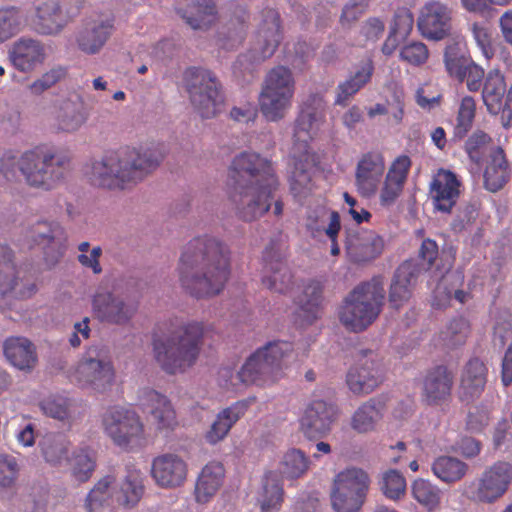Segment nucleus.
<instances>
[{
  "label": "nucleus",
  "mask_w": 512,
  "mask_h": 512,
  "mask_svg": "<svg viewBox=\"0 0 512 512\" xmlns=\"http://www.w3.org/2000/svg\"><path fill=\"white\" fill-rule=\"evenodd\" d=\"M29 237L38 245H53L44 251V260L48 267L56 266L66 250L67 234L56 221H37L29 227Z\"/></svg>",
  "instance_id": "f3484780"
},
{
  "label": "nucleus",
  "mask_w": 512,
  "mask_h": 512,
  "mask_svg": "<svg viewBox=\"0 0 512 512\" xmlns=\"http://www.w3.org/2000/svg\"><path fill=\"white\" fill-rule=\"evenodd\" d=\"M104 432L123 450L139 447L145 439V426L139 414L124 406L109 407L102 416Z\"/></svg>",
  "instance_id": "f8f14e48"
},
{
  "label": "nucleus",
  "mask_w": 512,
  "mask_h": 512,
  "mask_svg": "<svg viewBox=\"0 0 512 512\" xmlns=\"http://www.w3.org/2000/svg\"><path fill=\"white\" fill-rule=\"evenodd\" d=\"M385 294L381 276L358 284L344 299L339 311L341 323L354 332L365 330L381 313Z\"/></svg>",
  "instance_id": "423d86ee"
},
{
  "label": "nucleus",
  "mask_w": 512,
  "mask_h": 512,
  "mask_svg": "<svg viewBox=\"0 0 512 512\" xmlns=\"http://www.w3.org/2000/svg\"><path fill=\"white\" fill-rule=\"evenodd\" d=\"M330 501L334 512H360L366 499L331 487Z\"/></svg>",
  "instance_id": "052dcab7"
},
{
  "label": "nucleus",
  "mask_w": 512,
  "mask_h": 512,
  "mask_svg": "<svg viewBox=\"0 0 512 512\" xmlns=\"http://www.w3.org/2000/svg\"><path fill=\"white\" fill-rule=\"evenodd\" d=\"M291 351L292 346L288 342H268L245 360L236 378L245 385H271L281 378L284 359Z\"/></svg>",
  "instance_id": "6e6552de"
},
{
  "label": "nucleus",
  "mask_w": 512,
  "mask_h": 512,
  "mask_svg": "<svg viewBox=\"0 0 512 512\" xmlns=\"http://www.w3.org/2000/svg\"><path fill=\"white\" fill-rule=\"evenodd\" d=\"M370 484L371 480L366 471L351 467L336 474L332 488L366 499Z\"/></svg>",
  "instance_id": "4c0bfd02"
},
{
  "label": "nucleus",
  "mask_w": 512,
  "mask_h": 512,
  "mask_svg": "<svg viewBox=\"0 0 512 512\" xmlns=\"http://www.w3.org/2000/svg\"><path fill=\"white\" fill-rule=\"evenodd\" d=\"M487 369L479 359H472L465 367L461 380V388L467 398L478 396L486 384Z\"/></svg>",
  "instance_id": "de8ad7c7"
},
{
  "label": "nucleus",
  "mask_w": 512,
  "mask_h": 512,
  "mask_svg": "<svg viewBox=\"0 0 512 512\" xmlns=\"http://www.w3.org/2000/svg\"><path fill=\"white\" fill-rule=\"evenodd\" d=\"M203 334L200 322L180 323L166 337L154 339L155 360L168 374L184 373L199 357Z\"/></svg>",
  "instance_id": "20e7f679"
},
{
  "label": "nucleus",
  "mask_w": 512,
  "mask_h": 512,
  "mask_svg": "<svg viewBox=\"0 0 512 512\" xmlns=\"http://www.w3.org/2000/svg\"><path fill=\"white\" fill-rule=\"evenodd\" d=\"M338 415L339 408L334 402L314 399L304 407L299 416V430L307 439L321 438L331 431Z\"/></svg>",
  "instance_id": "dca6fc26"
},
{
  "label": "nucleus",
  "mask_w": 512,
  "mask_h": 512,
  "mask_svg": "<svg viewBox=\"0 0 512 512\" xmlns=\"http://www.w3.org/2000/svg\"><path fill=\"white\" fill-rule=\"evenodd\" d=\"M284 500V489L276 472L266 473L257 495L261 512H279Z\"/></svg>",
  "instance_id": "58836bf2"
},
{
  "label": "nucleus",
  "mask_w": 512,
  "mask_h": 512,
  "mask_svg": "<svg viewBox=\"0 0 512 512\" xmlns=\"http://www.w3.org/2000/svg\"><path fill=\"white\" fill-rule=\"evenodd\" d=\"M411 160L408 156L401 155L391 164L380 192V204L389 207L395 203L401 195L406 182Z\"/></svg>",
  "instance_id": "2f4dec72"
},
{
  "label": "nucleus",
  "mask_w": 512,
  "mask_h": 512,
  "mask_svg": "<svg viewBox=\"0 0 512 512\" xmlns=\"http://www.w3.org/2000/svg\"><path fill=\"white\" fill-rule=\"evenodd\" d=\"M414 17L410 10L406 8L398 9L394 16L391 34L397 35L401 39L406 38L413 29Z\"/></svg>",
  "instance_id": "774afa93"
},
{
  "label": "nucleus",
  "mask_w": 512,
  "mask_h": 512,
  "mask_svg": "<svg viewBox=\"0 0 512 512\" xmlns=\"http://www.w3.org/2000/svg\"><path fill=\"white\" fill-rule=\"evenodd\" d=\"M452 387V373L445 366H437L424 377L423 400L429 405H441L450 398Z\"/></svg>",
  "instance_id": "7c9ffc66"
},
{
  "label": "nucleus",
  "mask_w": 512,
  "mask_h": 512,
  "mask_svg": "<svg viewBox=\"0 0 512 512\" xmlns=\"http://www.w3.org/2000/svg\"><path fill=\"white\" fill-rule=\"evenodd\" d=\"M385 172V160L379 152H367L357 162L355 187L366 198L374 196Z\"/></svg>",
  "instance_id": "412c9836"
},
{
  "label": "nucleus",
  "mask_w": 512,
  "mask_h": 512,
  "mask_svg": "<svg viewBox=\"0 0 512 512\" xmlns=\"http://www.w3.org/2000/svg\"><path fill=\"white\" fill-rule=\"evenodd\" d=\"M254 402L255 398L252 397L243 399L219 412L205 435L206 441L210 444L222 441Z\"/></svg>",
  "instance_id": "473e14b6"
},
{
  "label": "nucleus",
  "mask_w": 512,
  "mask_h": 512,
  "mask_svg": "<svg viewBox=\"0 0 512 512\" xmlns=\"http://www.w3.org/2000/svg\"><path fill=\"white\" fill-rule=\"evenodd\" d=\"M373 71L374 66L370 59L357 64L349 77L338 85L335 104L346 106L349 99L370 81Z\"/></svg>",
  "instance_id": "c9c22d12"
},
{
  "label": "nucleus",
  "mask_w": 512,
  "mask_h": 512,
  "mask_svg": "<svg viewBox=\"0 0 512 512\" xmlns=\"http://www.w3.org/2000/svg\"><path fill=\"white\" fill-rule=\"evenodd\" d=\"M462 183L458 176L444 168L438 169L429 184V195L436 211L450 214L458 202Z\"/></svg>",
  "instance_id": "aec40b11"
},
{
  "label": "nucleus",
  "mask_w": 512,
  "mask_h": 512,
  "mask_svg": "<svg viewBox=\"0 0 512 512\" xmlns=\"http://www.w3.org/2000/svg\"><path fill=\"white\" fill-rule=\"evenodd\" d=\"M452 14L448 4L429 0L420 9L418 29L427 39L442 40L450 34Z\"/></svg>",
  "instance_id": "a211bd4d"
},
{
  "label": "nucleus",
  "mask_w": 512,
  "mask_h": 512,
  "mask_svg": "<svg viewBox=\"0 0 512 512\" xmlns=\"http://www.w3.org/2000/svg\"><path fill=\"white\" fill-rule=\"evenodd\" d=\"M505 93L506 83L503 74L498 69L491 70L482 90V99L490 114L496 115L502 110Z\"/></svg>",
  "instance_id": "79ce46f5"
},
{
  "label": "nucleus",
  "mask_w": 512,
  "mask_h": 512,
  "mask_svg": "<svg viewBox=\"0 0 512 512\" xmlns=\"http://www.w3.org/2000/svg\"><path fill=\"white\" fill-rule=\"evenodd\" d=\"M291 191L295 197H305L312 190L311 172L302 163H295L290 179Z\"/></svg>",
  "instance_id": "0e129e2a"
},
{
  "label": "nucleus",
  "mask_w": 512,
  "mask_h": 512,
  "mask_svg": "<svg viewBox=\"0 0 512 512\" xmlns=\"http://www.w3.org/2000/svg\"><path fill=\"white\" fill-rule=\"evenodd\" d=\"M424 267L415 260L404 261L396 269L389 288L390 305L399 309L412 295V288Z\"/></svg>",
  "instance_id": "a878e982"
},
{
  "label": "nucleus",
  "mask_w": 512,
  "mask_h": 512,
  "mask_svg": "<svg viewBox=\"0 0 512 512\" xmlns=\"http://www.w3.org/2000/svg\"><path fill=\"white\" fill-rule=\"evenodd\" d=\"M115 369L110 350L103 344L91 345L79 360L75 380L82 386L97 392H106L115 382Z\"/></svg>",
  "instance_id": "9b49d317"
},
{
  "label": "nucleus",
  "mask_w": 512,
  "mask_h": 512,
  "mask_svg": "<svg viewBox=\"0 0 512 512\" xmlns=\"http://www.w3.org/2000/svg\"><path fill=\"white\" fill-rule=\"evenodd\" d=\"M468 469V464L453 456H440L432 464L434 475L448 484L460 481Z\"/></svg>",
  "instance_id": "09e8293b"
},
{
  "label": "nucleus",
  "mask_w": 512,
  "mask_h": 512,
  "mask_svg": "<svg viewBox=\"0 0 512 512\" xmlns=\"http://www.w3.org/2000/svg\"><path fill=\"white\" fill-rule=\"evenodd\" d=\"M70 18L56 0H45L35 7L31 19L35 32L45 36H56L68 25Z\"/></svg>",
  "instance_id": "b1692460"
},
{
  "label": "nucleus",
  "mask_w": 512,
  "mask_h": 512,
  "mask_svg": "<svg viewBox=\"0 0 512 512\" xmlns=\"http://www.w3.org/2000/svg\"><path fill=\"white\" fill-rule=\"evenodd\" d=\"M145 476L135 467H128L116 481L113 475L99 479L85 499L86 512H106L112 503L126 509L134 508L145 493Z\"/></svg>",
  "instance_id": "39448f33"
},
{
  "label": "nucleus",
  "mask_w": 512,
  "mask_h": 512,
  "mask_svg": "<svg viewBox=\"0 0 512 512\" xmlns=\"http://www.w3.org/2000/svg\"><path fill=\"white\" fill-rule=\"evenodd\" d=\"M139 400L158 430H173L177 426L176 412L166 396L152 389H143Z\"/></svg>",
  "instance_id": "c85d7f7f"
},
{
  "label": "nucleus",
  "mask_w": 512,
  "mask_h": 512,
  "mask_svg": "<svg viewBox=\"0 0 512 512\" xmlns=\"http://www.w3.org/2000/svg\"><path fill=\"white\" fill-rule=\"evenodd\" d=\"M262 88L278 92L294 93L295 81L288 68L277 66L267 73Z\"/></svg>",
  "instance_id": "864d4df0"
},
{
  "label": "nucleus",
  "mask_w": 512,
  "mask_h": 512,
  "mask_svg": "<svg viewBox=\"0 0 512 512\" xmlns=\"http://www.w3.org/2000/svg\"><path fill=\"white\" fill-rule=\"evenodd\" d=\"M225 470L221 463L210 462L198 476L195 496L199 503H206L222 485Z\"/></svg>",
  "instance_id": "a19ab883"
},
{
  "label": "nucleus",
  "mask_w": 512,
  "mask_h": 512,
  "mask_svg": "<svg viewBox=\"0 0 512 512\" xmlns=\"http://www.w3.org/2000/svg\"><path fill=\"white\" fill-rule=\"evenodd\" d=\"M512 482V464L497 461L487 467L480 476L463 486V495L468 499L484 504L499 500Z\"/></svg>",
  "instance_id": "ddd939ff"
},
{
  "label": "nucleus",
  "mask_w": 512,
  "mask_h": 512,
  "mask_svg": "<svg viewBox=\"0 0 512 512\" xmlns=\"http://www.w3.org/2000/svg\"><path fill=\"white\" fill-rule=\"evenodd\" d=\"M188 475L185 460L174 453H165L155 457L151 465V476L155 483L165 489L181 487Z\"/></svg>",
  "instance_id": "4be33fe9"
},
{
  "label": "nucleus",
  "mask_w": 512,
  "mask_h": 512,
  "mask_svg": "<svg viewBox=\"0 0 512 512\" xmlns=\"http://www.w3.org/2000/svg\"><path fill=\"white\" fill-rule=\"evenodd\" d=\"M183 79L191 104L203 119L214 118L221 112L224 103L222 86L212 71L190 67L184 72Z\"/></svg>",
  "instance_id": "9d476101"
},
{
  "label": "nucleus",
  "mask_w": 512,
  "mask_h": 512,
  "mask_svg": "<svg viewBox=\"0 0 512 512\" xmlns=\"http://www.w3.org/2000/svg\"><path fill=\"white\" fill-rule=\"evenodd\" d=\"M278 180L269 160L257 153L235 156L228 170V200L235 215L253 222L271 208Z\"/></svg>",
  "instance_id": "f257e3e1"
},
{
  "label": "nucleus",
  "mask_w": 512,
  "mask_h": 512,
  "mask_svg": "<svg viewBox=\"0 0 512 512\" xmlns=\"http://www.w3.org/2000/svg\"><path fill=\"white\" fill-rule=\"evenodd\" d=\"M469 333V323L463 317L454 318L440 334L447 347H455L465 342Z\"/></svg>",
  "instance_id": "13d9d810"
},
{
  "label": "nucleus",
  "mask_w": 512,
  "mask_h": 512,
  "mask_svg": "<svg viewBox=\"0 0 512 512\" xmlns=\"http://www.w3.org/2000/svg\"><path fill=\"white\" fill-rule=\"evenodd\" d=\"M163 158L157 148L123 147L91 159L85 165L84 173L94 186L124 190L156 170Z\"/></svg>",
  "instance_id": "7ed1b4c3"
},
{
  "label": "nucleus",
  "mask_w": 512,
  "mask_h": 512,
  "mask_svg": "<svg viewBox=\"0 0 512 512\" xmlns=\"http://www.w3.org/2000/svg\"><path fill=\"white\" fill-rule=\"evenodd\" d=\"M9 57L16 69L30 72L44 63L46 58L44 44L30 37H22L14 42Z\"/></svg>",
  "instance_id": "c756f323"
},
{
  "label": "nucleus",
  "mask_w": 512,
  "mask_h": 512,
  "mask_svg": "<svg viewBox=\"0 0 512 512\" xmlns=\"http://www.w3.org/2000/svg\"><path fill=\"white\" fill-rule=\"evenodd\" d=\"M21 466L20 455L0 453V488L11 489L15 486Z\"/></svg>",
  "instance_id": "5fc2aeb1"
},
{
  "label": "nucleus",
  "mask_w": 512,
  "mask_h": 512,
  "mask_svg": "<svg viewBox=\"0 0 512 512\" xmlns=\"http://www.w3.org/2000/svg\"><path fill=\"white\" fill-rule=\"evenodd\" d=\"M380 489L388 499L398 500L405 494L406 480L400 472L389 470L382 476Z\"/></svg>",
  "instance_id": "680f3d73"
},
{
  "label": "nucleus",
  "mask_w": 512,
  "mask_h": 512,
  "mask_svg": "<svg viewBox=\"0 0 512 512\" xmlns=\"http://www.w3.org/2000/svg\"><path fill=\"white\" fill-rule=\"evenodd\" d=\"M412 496L424 509L432 512L439 507L442 492L431 482L418 479L412 484Z\"/></svg>",
  "instance_id": "3c124183"
},
{
  "label": "nucleus",
  "mask_w": 512,
  "mask_h": 512,
  "mask_svg": "<svg viewBox=\"0 0 512 512\" xmlns=\"http://www.w3.org/2000/svg\"><path fill=\"white\" fill-rule=\"evenodd\" d=\"M259 106L267 120L276 122L285 117V114L291 107V103L260 94Z\"/></svg>",
  "instance_id": "e2e57ef3"
},
{
  "label": "nucleus",
  "mask_w": 512,
  "mask_h": 512,
  "mask_svg": "<svg viewBox=\"0 0 512 512\" xmlns=\"http://www.w3.org/2000/svg\"><path fill=\"white\" fill-rule=\"evenodd\" d=\"M383 377L377 354L372 350H360L355 364L346 375L349 390L355 395H367L381 383Z\"/></svg>",
  "instance_id": "2eb2a0df"
},
{
  "label": "nucleus",
  "mask_w": 512,
  "mask_h": 512,
  "mask_svg": "<svg viewBox=\"0 0 512 512\" xmlns=\"http://www.w3.org/2000/svg\"><path fill=\"white\" fill-rule=\"evenodd\" d=\"M113 32L112 18L89 19L83 23L76 34L77 47L86 55H96L104 48Z\"/></svg>",
  "instance_id": "5701e85b"
},
{
  "label": "nucleus",
  "mask_w": 512,
  "mask_h": 512,
  "mask_svg": "<svg viewBox=\"0 0 512 512\" xmlns=\"http://www.w3.org/2000/svg\"><path fill=\"white\" fill-rule=\"evenodd\" d=\"M70 164L68 152L54 146H36L24 151L22 177L30 187L48 191L65 179Z\"/></svg>",
  "instance_id": "0eeeda50"
},
{
  "label": "nucleus",
  "mask_w": 512,
  "mask_h": 512,
  "mask_svg": "<svg viewBox=\"0 0 512 512\" xmlns=\"http://www.w3.org/2000/svg\"><path fill=\"white\" fill-rule=\"evenodd\" d=\"M282 40L279 14L273 9L263 12L253 47L239 55L233 63V75L240 81L250 82L255 66L270 58Z\"/></svg>",
  "instance_id": "1a4fd4ad"
},
{
  "label": "nucleus",
  "mask_w": 512,
  "mask_h": 512,
  "mask_svg": "<svg viewBox=\"0 0 512 512\" xmlns=\"http://www.w3.org/2000/svg\"><path fill=\"white\" fill-rule=\"evenodd\" d=\"M40 409L44 415L71 426L74 422L75 406L73 401L63 395H51L40 402Z\"/></svg>",
  "instance_id": "37998d69"
},
{
  "label": "nucleus",
  "mask_w": 512,
  "mask_h": 512,
  "mask_svg": "<svg viewBox=\"0 0 512 512\" xmlns=\"http://www.w3.org/2000/svg\"><path fill=\"white\" fill-rule=\"evenodd\" d=\"M369 0H349L343 7L340 16V24L344 28H350L365 13Z\"/></svg>",
  "instance_id": "338daca9"
},
{
  "label": "nucleus",
  "mask_w": 512,
  "mask_h": 512,
  "mask_svg": "<svg viewBox=\"0 0 512 512\" xmlns=\"http://www.w3.org/2000/svg\"><path fill=\"white\" fill-rule=\"evenodd\" d=\"M181 288L196 299L219 295L230 276V250L211 235L191 239L184 247L177 268Z\"/></svg>",
  "instance_id": "f03ea898"
},
{
  "label": "nucleus",
  "mask_w": 512,
  "mask_h": 512,
  "mask_svg": "<svg viewBox=\"0 0 512 512\" xmlns=\"http://www.w3.org/2000/svg\"><path fill=\"white\" fill-rule=\"evenodd\" d=\"M310 459L300 449L291 448L279 462V472L287 479H298L304 476L310 468Z\"/></svg>",
  "instance_id": "8fccbe9b"
},
{
  "label": "nucleus",
  "mask_w": 512,
  "mask_h": 512,
  "mask_svg": "<svg viewBox=\"0 0 512 512\" xmlns=\"http://www.w3.org/2000/svg\"><path fill=\"white\" fill-rule=\"evenodd\" d=\"M511 169L506 154L501 147H496L489 155L484 170V187L489 192H498L510 180Z\"/></svg>",
  "instance_id": "72a5a7b5"
},
{
  "label": "nucleus",
  "mask_w": 512,
  "mask_h": 512,
  "mask_svg": "<svg viewBox=\"0 0 512 512\" xmlns=\"http://www.w3.org/2000/svg\"><path fill=\"white\" fill-rule=\"evenodd\" d=\"M325 102L319 94L311 95L299 114L294 130V145L299 153H306L308 143L325 119Z\"/></svg>",
  "instance_id": "6ab92c4d"
},
{
  "label": "nucleus",
  "mask_w": 512,
  "mask_h": 512,
  "mask_svg": "<svg viewBox=\"0 0 512 512\" xmlns=\"http://www.w3.org/2000/svg\"><path fill=\"white\" fill-rule=\"evenodd\" d=\"M21 25V16L17 9H0V43L15 35Z\"/></svg>",
  "instance_id": "69168bd1"
},
{
  "label": "nucleus",
  "mask_w": 512,
  "mask_h": 512,
  "mask_svg": "<svg viewBox=\"0 0 512 512\" xmlns=\"http://www.w3.org/2000/svg\"><path fill=\"white\" fill-rule=\"evenodd\" d=\"M177 13L193 29H206L216 19L217 10L212 0H201L189 11L178 9Z\"/></svg>",
  "instance_id": "49530a36"
},
{
  "label": "nucleus",
  "mask_w": 512,
  "mask_h": 512,
  "mask_svg": "<svg viewBox=\"0 0 512 512\" xmlns=\"http://www.w3.org/2000/svg\"><path fill=\"white\" fill-rule=\"evenodd\" d=\"M88 120L85 108L72 101L64 102L56 118V127L61 132L74 133Z\"/></svg>",
  "instance_id": "a18cd8bd"
},
{
  "label": "nucleus",
  "mask_w": 512,
  "mask_h": 512,
  "mask_svg": "<svg viewBox=\"0 0 512 512\" xmlns=\"http://www.w3.org/2000/svg\"><path fill=\"white\" fill-rule=\"evenodd\" d=\"M348 256L354 262L374 260L384 250V240L374 231H358L348 234L345 242Z\"/></svg>",
  "instance_id": "cd10ccee"
},
{
  "label": "nucleus",
  "mask_w": 512,
  "mask_h": 512,
  "mask_svg": "<svg viewBox=\"0 0 512 512\" xmlns=\"http://www.w3.org/2000/svg\"><path fill=\"white\" fill-rule=\"evenodd\" d=\"M34 291V284H26L19 277L12 249L8 245L0 243V296L15 294L19 297H27Z\"/></svg>",
  "instance_id": "393cba45"
},
{
  "label": "nucleus",
  "mask_w": 512,
  "mask_h": 512,
  "mask_svg": "<svg viewBox=\"0 0 512 512\" xmlns=\"http://www.w3.org/2000/svg\"><path fill=\"white\" fill-rule=\"evenodd\" d=\"M24 151L7 149L0 154V175L7 181H17L22 176Z\"/></svg>",
  "instance_id": "6e6d98bb"
},
{
  "label": "nucleus",
  "mask_w": 512,
  "mask_h": 512,
  "mask_svg": "<svg viewBox=\"0 0 512 512\" xmlns=\"http://www.w3.org/2000/svg\"><path fill=\"white\" fill-rule=\"evenodd\" d=\"M476 104L471 96L462 98L455 125V135L459 138L464 137L471 129L475 118Z\"/></svg>",
  "instance_id": "bf43d9fd"
},
{
  "label": "nucleus",
  "mask_w": 512,
  "mask_h": 512,
  "mask_svg": "<svg viewBox=\"0 0 512 512\" xmlns=\"http://www.w3.org/2000/svg\"><path fill=\"white\" fill-rule=\"evenodd\" d=\"M93 315L100 322L127 326L137 313V304L115 294L101 282L91 298Z\"/></svg>",
  "instance_id": "4468645a"
},
{
  "label": "nucleus",
  "mask_w": 512,
  "mask_h": 512,
  "mask_svg": "<svg viewBox=\"0 0 512 512\" xmlns=\"http://www.w3.org/2000/svg\"><path fill=\"white\" fill-rule=\"evenodd\" d=\"M322 284L319 281H310L297 297L296 322L301 325H310L320 313L322 301Z\"/></svg>",
  "instance_id": "f704fd0d"
},
{
  "label": "nucleus",
  "mask_w": 512,
  "mask_h": 512,
  "mask_svg": "<svg viewBox=\"0 0 512 512\" xmlns=\"http://www.w3.org/2000/svg\"><path fill=\"white\" fill-rule=\"evenodd\" d=\"M96 467L94 457L85 450L75 453L71 461V476L78 483L88 481Z\"/></svg>",
  "instance_id": "4d7b16f0"
},
{
  "label": "nucleus",
  "mask_w": 512,
  "mask_h": 512,
  "mask_svg": "<svg viewBox=\"0 0 512 512\" xmlns=\"http://www.w3.org/2000/svg\"><path fill=\"white\" fill-rule=\"evenodd\" d=\"M4 354L17 369L30 371L37 362L34 344L24 337H11L4 342Z\"/></svg>",
  "instance_id": "e433bc0d"
},
{
  "label": "nucleus",
  "mask_w": 512,
  "mask_h": 512,
  "mask_svg": "<svg viewBox=\"0 0 512 512\" xmlns=\"http://www.w3.org/2000/svg\"><path fill=\"white\" fill-rule=\"evenodd\" d=\"M382 418L381 405L370 399L361 404L351 416V428L357 433H369L375 430Z\"/></svg>",
  "instance_id": "c03bdc74"
},
{
  "label": "nucleus",
  "mask_w": 512,
  "mask_h": 512,
  "mask_svg": "<svg viewBox=\"0 0 512 512\" xmlns=\"http://www.w3.org/2000/svg\"><path fill=\"white\" fill-rule=\"evenodd\" d=\"M307 226L311 231H324L332 241L331 254L333 256L339 255L340 248L336 242V238L340 230V218L337 212H323L319 218V223L313 224L309 222Z\"/></svg>",
  "instance_id": "603ef678"
},
{
  "label": "nucleus",
  "mask_w": 512,
  "mask_h": 512,
  "mask_svg": "<svg viewBox=\"0 0 512 512\" xmlns=\"http://www.w3.org/2000/svg\"><path fill=\"white\" fill-rule=\"evenodd\" d=\"M263 285L277 293L286 292L292 283V275L274 246L263 252Z\"/></svg>",
  "instance_id": "bb28decb"
},
{
  "label": "nucleus",
  "mask_w": 512,
  "mask_h": 512,
  "mask_svg": "<svg viewBox=\"0 0 512 512\" xmlns=\"http://www.w3.org/2000/svg\"><path fill=\"white\" fill-rule=\"evenodd\" d=\"M71 442L62 433H48L39 442L44 461L53 467H60L69 460Z\"/></svg>",
  "instance_id": "ea45409f"
}]
</instances>
